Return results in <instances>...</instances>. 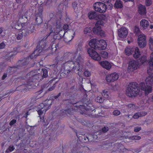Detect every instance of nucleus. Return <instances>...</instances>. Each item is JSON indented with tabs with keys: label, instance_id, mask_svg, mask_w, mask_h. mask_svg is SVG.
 <instances>
[{
	"label": "nucleus",
	"instance_id": "obj_1",
	"mask_svg": "<svg viewBox=\"0 0 153 153\" xmlns=\"http://www.w3.org/2000/svg\"><path fill=\"white\" fill-rule=\"evenodd\" d=\"M82 49V46L80 45H76L75 50L73 53H68V59L70 60L65 63V67L63 72L66 75H68L70 72V69H67L68 67H71V65H73L74 64L76 65L73 67V71L79 76L81 74V71L83 68V60L81 57V54Z\"/></svg>",
	"mask_w": 153,
	"mask_h": 153
},
{
	"label": "nucleus",
	"instance_id": "obj_2",
	"mask_svg": "<svg viewBox=\"0 0 153 153\" xmlns=\"http://www.w3.org/2000/svg\"><path fill=\"white\" fill-rule=\"evenodd\" d=\"M76 29L74 27H71L68 30L66 31L61 29L60 25H57L56 28L52 30L50 33V35L53 36L55 34L59 33L60 36H63L65 42H68L71 40L75 36Z\"/></svg>",
	"mask_w": 153,
	"mask_h": 153
},
{
	"label": "nucleus",
	"instance_id": "obj_3",
	"mask_svg": "<svg viewBox=\"0 0 153 153\" xmlns=\"http://www.w3.org/2000/svg\"><path fill=\"white\" fill-rule=\"evenodd\" d=\"M149 69V67L148 68L147 73L149 75L147 76L145 80V82L146 86L145 84L143 82L140 83V86L142 90L144 91L146 95H148L152 92V85L153 84V76L152 73L150 72Z\"/></svg>",
	"mask_w": 153,
	"mask_h": 153
},
{
	"label": "nucleus",
	"instance_id": "obj_4",
	"mask_svg": "<svg viewBox=\"0 0 153 153\" xmlns=\"http://www.w3.org/2000/svg\"><path fill=\"white\" fill-rule=\"evenodd\" d=\"M28 25V23L27 22L15 25V28L18 30L16 34L17 39H21L23 35H26L28 33L30 29L27 27Z\"/></svg>",
	"mask_w": 153,
	"mask_h": 153
},
{
	"label": "nucleus",
	"instance_id": "obj_5",
	"mask_svg": "<svg viewBox=\"0 0 153 153\" xmlns=\"http://www.w3.org/2000/svg\"><path fill=\"white\" fill-rule=\"evenodd\" d=\"M140 90L136 83L132 82L128 85L126 91V94L130 97H134L139 94Z\"/></svg>",
	"mask_w": 153,
	"mask_h": 153
},
{
	"label": "nucleus",
	"instance_id": "obj_6",
	"mask_svg": "<svg viewBox=\"0 0 153 153\" xmlns=\"http://www.w3.org/2000/svg\"><path fill=\"white\" fill-rule=\"evenodd\" d=\"M51 102L49 100H47L44 103L40 104L39 107V110L37 111L40 116L42 114H44L51 107Z\"/></svg>",
	"mask_w": 153,
	"mask_h": 153
},
{
	"label": "nucleus",
	"instance_id": "obj_7",
	"mask_svg": "<svg viewBox=\"0 0 153 153\" xmlns=\"http://www.w3.org/2000/svg\"><path fill=\"white\" fill-rule=\"evenodd\" d=\"M93 7L95 10L99 13H103L107 9L106 5L102 2H97L94 4Z\"/></svg>",
	"mask_w": 153,
	"mask_h": 153
},
{
	"label": "nucleus",
	"instance_id": "obj_8",
	"mask_svg": "<svg viewBox=\"0 0 153 153\" xmlns=\"http://www.w3.org/2000/svg\"><path fill=\"white\" fill-rule=\"evenodd\" d=\"M119 77L118 73L114 72L107 75L105 77V79L107 82L110 83L117 80Z\"/></svg>",
	"mask_w": 153,
	"mask_h": 153
},
{
	"label": "nucleus",
	"instance_id": "obj_9",
	"mask_svg": "<svg viewBox=\"0 0 153 153\" xmlns=\"http://www.w3.org/2000/svg\"><path fill=\"white\" fill-rule=\"evenodd\" d=\"M88 52L89 56L94 60L96 61H100L101 60V58L100 55L92 48H89Z\"/></svg>",
	"mask_w": 153,
	"mask_h": 153
},
{
	"label": "nucleus",
	"instance_id": "obj_10",
	"mask_svg": "<svg viewBox=\"0 0 153 153\" xmlns=\"http://www.w3.org/2000/svg\"><path fill=\"white\" fill-rule=\"evenodd\" d=\"M138 62L136 61L133 60L130 61L128 68V71L129 72H132L137 69L139 68Z\"/></svg>",
	"mask_w": 153,
	"mask_h": 153
},
{
	"label": "nucleus",
	"instance_id": "obj_11",
	"mask_svg": "<svg viewBox=\"0 0 153 153\" xmlns=\"http://www.w3.org/2000/svg\"><path fill=\"white\" fill-rule=\"evenodd\" d=\"M97 19V20H100L97 21L96 25L99 24L102 26L104 25L107 22L108 19V17L104 15H98Z\"/></svg>",
	"mask_w": 153,
	"mask_h": 153
},
{
	"label": "nucleus",
	"instance_id": "obj_12",
	"mask_svg": "<svg viewBox=\"0 0 153 153\" xmlns=\"http://www.w3.org/2000/svg\"><path fill=\"white\" fill-rule=\"evenodd\" d=\"M37 71L36 70L31 71L27 75V78H29V80L30 81H33V79H37L39 78V76H40L39 74H37Z\"/></svg>",
	"mask_w": 153,
	"mask_h": 153
},
{
	"label": "nucleus",
	"instance_id": "obj_13",
	"mask_svg": "<svg viewBox=\"0 0 153 153\" xmlns=\"http://www.w3.org/2000/svg\"><path fill=\"white\" fill-rule=\"evenodd\" d=\"M128 33L127 29L125 27H122L118 31L119 36L121 38H124L126 37Z\"/></svg>",
	"mask_w": 153,
	"mask_h": 153
},
{
	"label": "nucleus",
	"instance_id": "obj_14",
	"mask_svg": "<svg viewBox=\"0 0 153 153\" xmlns=\"http://www.w3.org/2000/svg\"><path fill=\"white\" fill-rule=\"evenodd\" d=\"M97 43H98L97 49L99 50H104L106 48V42L105 40L101 39L98 40Z\"/></svg>",
	"mask_w": 153,
	"mask_h": 153
},
{
	"label": "nucleus",
	"instance_id": "obj_15",
	"mask_svg": "<svg viewBox=\"0 0 153 153\" xmlns=\"http://www.w3.org/2000/svg\"><path fill=\"white\" fill-rule=\"evenodd\" d=\"M99 64L101 66L107 70L110 69L112 66L111 63L106 61L100 62Z\"/></svg>",
	"mask_w": 153,
	"mask_h": 153
},
{
	"label": "nucleus",
	"instance_id": "obj_16",
	"mask_svg": "<svg viewBox=\"0 0 153 153\" xmlns=\"http://www.w3.org/2000/svg\"><path fill=\"white\" fill-rule=\"evenodd\" d=\"M149 25V22L146 20L143 19L140 22V26L142 29L144 30L146 29Z\"/></svg>",
	"mask_w": 153,
	"mask_h": 153
},
{
	"label": "nucleus",
	"instance_id": "obj_17",
	"mask_svg": "<svg viewBox=\"0 0 153 153\" xmlns=\"http://www.w3.org/2000/svg\"><path fill=\"white\" fill-rule=\"evenodd\" d=\"M98 40L95 39H91L89 42V45L92 48L95 49L98 48Z\"/></svg>",
	"mask_w": 153,
	"mask_h": 153
},
{
	"label": "nucleus",
	"instance_id": "obj_18",
	"mask_svg": "<svg viewBox=\"0 0 153 153\" xmlns=\"http://www.w3.org/2000/svg\"><path fill=\"white\" fill-rule=\"evenodd\" d=\"M98 15L94 11H90L88 14V16L90 19H94L97 20Z\"/></svg>",
	"mask_w": 153,
	"mask_h": 153
},
{
	"label": "nucleus",
	"instance_id": "obj_19",
	"mask_svg": "<svg viewBox=\"0 0 153 153\" xmlns=\"http://www.w3.org/2000/svg\"><path fill=\"white\" fill-rule=\"evenodd\" d=\"M148 63L149 65V69L151 71L153 70V52L150 55Z\"/></svg>",
	"mask_w": 153,
	"mask_h": 153
},
{
	"label": "nucleus",
	"instance_id": "obj_20",
	"mask_svg": "<svg viewBox=\"0 0 153 153\" xmlns=\"http://www.w3.org/2000/svg\"><path fill=\"white\" fill-rule=\"evenodd\" d=\"M138 12L141 15H145L146 13V8L144 6L140 4L138 7Z\"/></svg>",
	"mask_w": 153,
	"mask_h": 153
},
{
	"label": "nucleus",
	"instance_id": "obj_21",
	"mask_svg": "<svg viewBox=\"0 0 153 153\" xmlns=\"http://www.w3.org/2000/svg\"><path fill=\"white\" fill-rule=\"evenodd\" d=\"M133 51V56L135 58H138L141 55L140 52L139 48L137 47H135Z\"/></svg>",
	"mask_w": 153,
	"mask_h": 153
},
{
	"label": "nucleus",
	"instance_id": "obj_22",
	"mask_svg": "<svg viewBox=\"0 0 153 153\" xmlns=\"http://www.w3.org/2000/svg\"><path fill=\"white\" fill-rule=\"evenodd\" d=\"M97 25L96 23L95 27L93 28V30L94 34L98 35L102 29L101 27L99 26L100 25L99 24H97Z\"/></svg>",
	"mask_w": 153,
	"mask_h": 153
},
{
	"label": "nucleus",
	"instance_id": "obj_23",
	"mask_svg": "<svg viewBox=\"0 0 153 153\" xmlns=\"http://www.w3.org/2000/svg\"><path fill=\"white\" fill-rule=\"evenodd\" d=\"M147 57L146 56H142L140 59V63L144 65H146L147 63Z\"/></svg>",
	"mask_w": 153,
	"mask_h": 153
},
{
	"label": "nucleus",
	"instance_id": "obj_24",
	"mask_svg": "<svg viewBox=\"0 0 153 153\" xmlns=\"http://www.w3.org/2000/svg\"><path fill=\"white\" fill-rule=\"evenodd\" d=\"M146 114V113L145 112L137 113L133 115V117L135 119H137L140 117L145 116Z\"/></svg>",
	"mask_w": 153,
	"mask_h": 153
},
{
	"label": "nucleus",
	"instance_id": "obj_25",
	"mask_svg": "<svg viewBox=\"0 0 153 153\" xmlns=\"http://www.w3.org/2000/svg\"><path fill=\"white\" fill-rule=\"evenodd\" d=\"M135 47L133 48H126L125 51V53L126 55H131L134 51V49Z\"/></svg>",
	"mask_w": 153,
	"mask_h": 153
},
{
	"label": "nucleus",
	"instance_id": "obj_26",
	"mask_svg": "<svg viewBox=\"0 0 153 153\" xmlns=\"http://www.w3.org/2000/svg\"><path fill=\"white\" fill-rule=\"evenodd\" d=\"M114 6L115 7L117 8H122L123 4L122 1L119 0H117L114 4Z\"/></svg>",
	"mask_w": 153,
	"mask_h": 153
},
{
	"label": "nucleus",
	"instance_id": "obj_27",
	"mask_svg": "<svg viewBox=\"0 0 153 153\" xmlns=\"http://www.w3.org/2000/svg\"><path fill=\"white\" fill-rule=\"evenodd\" d=\"M92 30L91 28L89 27H85L83 30L84 34L86 35H89L91 32Z\"/></svg>",
	"mask_w": 153,
	"mask_h": 153
},
{
	"label": "nucleus",
	"instance_id": "obj_28",
	"mask_svg": "<svg viewBox=\"0 0 153 153\" xmlns=\"http://www.w3.org/2000/svg\"><path fill=\"white\" fill-rule=\"evenodd\" d=\"M42 48H37L36 50L34 52V53L32 54L31 56H38L40 55V53L42 51L43 49H42Z\"/></svg>",
	"mask_w": 153,
	"mask_h": 153
},
{
	"label": "nucleus",
	"instance_id": "obj_29",
	"mask_svg": "<svg viewBox=\"0 0 153 153\" xmlns=\"http://www.w3.org/2000/svg\"><path fill=\"white\" fill-rule=\"evenodd\" d=\"M138 43L140 47L143 48L146 45V41H144L143 40V41H141V40L139 39V41L138 42Z\"/></svg>",
	"mask_w": 153,
	"mask_h": 153
},
{
	"label": "nucleus",
	"instance_id": "obj_30",
	"mask_svg": "<svg viewBox=\"0 0 153 153\" xmlns=\"http://www.w3.org/2000/svg\"><path fill=\"white\" fill-rule=\"evenodd\" d=\"M149 45L150 49L153 51V37L150 38L149 40Z\"/></svg>",
	"mask_w": 153,
	"mask_h": 153
},
{
	"label": "nucleus",
	"instance_id": "obj_31",
	"mask_svg": "<svg viewBox=\"0 0 153 153\" xmlns=\"http://www.w3.org/2000/svg\"><path fill=\"white\" fill-rule=\"evenodd\" d=\"M109 93L107 90H105L102 91V96L105 98H108L109 97Z\"/></svg>",
	"mask_w": 153,
	"mask_h": 153
},
{
	"label": "nucleus",
	"instance_id": "obj_32",
	"mask_svg": "<svg viewBox=\"0 0 153 153\" xmlns=\"http://www.w3.org/2000/svg\"><path fill=\"white\" fill-rule=\"evenodd\" d=\"M100 54L102 57L106 59L108 58V53L105 51H102L100 52Z\"/></svg>",
	"mask_w": 153,
	"mask_h": 153
},
{
	"label": "nucleus",
	"instance_id": "obj_33",
	"mask_svg": "<svg viewBox=\"0 0 153 153\" xmlns=\"http://www.w3.org/2000/svg\"><path fill=\"white\" fill-rule=\"evenodd\" d=\"M139 39L143 41V40L144 41H146L145 35L143 34L139 35L138 38V42L139 41Z\"/></svg>",
	"mask_w": 153,
	"mask_h": 153
},
{
	"label": "nucleus",
	"instance_id": "obj_34",
	"mask_svg": "<svg viewBox=\"0 0 153 153\" xmlns=\"http://www.w3.org/2000/svg\"><path fill=\"white\" fill-rule=\"evenodd\" d=\"M42 73H43L42 77L45 78L48 76V72L46 69H43L42 70Z\"/></svg>",
	"mask_w": 153,
	"mask_h": 153
},
{
	"label": "nucleus",
	"instance_id": "obj_35",
	"mask_svg": "<svg viewBox=\"0 0 153 153\" xmlns=\"http://www.w3.org/2000/svg\"><path fill=\"white\" fill-rule=\"evenodd\" d=\"M103 100V99L101 97H98L96 99V102L100 103L102 102Z\"/></svg>",
	"mask_w": 153,
	"mask_h": 153
},
{
	"label": "nucleus",
	"instance_id": "obj_36",
	"mask_svg": "<svg viewBox=\"0 0 153 153\" xmlns=\"http://www.w3.org/2000/svg\"><path fill=\"white\" fill-rule=\"evenodd\" d=\"M36 21L38 24H40L42 23V19L40 16H39L36 18Z\"/></svg>",
	"mask_w": 153,
	"mask_h": 153
},
{
	"label": "nucleus",
	"instance_id": "obj_37",
	"mask_svg": "<svg viewBox=\"0 0 153 153\" xmlns=\"http://www.w3.org/2000/svg\"><path fill=\"white\" fill-rule=\"evenodd\" d=\"M14 149V148L13 147V146H11L9 147L8 149L6 150V152H9L13 151Z\"/></svg>",
	"mask_w": 153,
	"mask_h": 153
},
{
	"label": "nucleus",
	"instance_id": "obj_38",
	"mask_svg": "<svg viewBox=\"0 0 153 153\" xmlns=\"http://www.w3.org/2000/svg\"><path fill=\"white\" fill-rule=\"evenodd\" d=\"M84 74L85 76L87 77L90 76L91 75L90 72L88 71H85L84 72Z\"/></svg>",
	"mask_w": 153,
	"mask_h": 153
},
{
	"label": "nucleus",
	"instance_id": "obj_39",
	"mask_svg": "<svg viewBox=\"0 0 153 153\" xmlns=\"http://www.w3.org/2000/svg\"><path fill=\"white\" fill-rule=\"evenodd\" d=\"M120 112L118 110H114L113 112V114L114 116H118L120 114Z\"/></svg>",
	"mask_w": 153,
	"mask_h": 153
},
{
	"label": "nucleus",
	"instance_id": "obj_40",
	"mask_svg": "<svg viewBox=\"0 0 153 153\" xmlns=\"http://www.w3.org/2000/svg\"><path fill=\"white\" fill-rule=\"evenodd\" d=\"M152 4L151 0H146L145 4L147 6H149Z\"/></svg>",
	"mask_w": 153,
	"mask_h": 153
},
{
	"label": "nucleus",
	"instance_id": "obj_41",
	"mask_svg": "<svg viewBox=\"0 0 153 153\" xmlns=\"http://www.w3.org/2000/svg\"><path fill=\"white\" fill-rule=\"evenodd\" d=\"M98 35H100L102 37H104L105 35V32L104 31L102 30V29L101 30V31L100 32Z\"/></svg>",
	"mask_w": 153,
	"mask_h": 153
},
{
	"label": "nucleus",
	"instance_id": "obj_42",
	"mask_svg": "<svg viewBox=\"0 0 153 153\" xmlns=\"http://www.w3.org/2000/svg\"><path fill=\"white\" fill-rule=\"evenodd\" d=\"M127 107L131 109H133L135 107V106L131 104H129L128 105Z\"/></svg>",
	"mask_w": 153,
	"mask_h": 153
},
{
	"label": "nucleus",
	"instance_id": "obj_43",
	"mask_svg": "<svg viewBox=\"0 0 153 153\" xmlns=\"http://www.w3.org/2000/svg\"><path fill=\"white\" fill-rule=\"evenodd\" d=\"M134 31L135 33L136 34L138 33L140 31V29L138 27L135 26L134 27Z\"/></svg>",
	"mask_w": 153,
	"mask_h": 153
},
{
	"label": "nucleus",
	"instance_id": "obj_44",
	"mask_svg": "<svg viewBox=\"0 0 153 153\" xmlns=\"http://www.w3.org/2000/svg\"><path fill=\"white\" fill-rule=\"evenodd\" d=\"M115 147L116 148H118V149H119V148H120V150H121L123 148V146H121V145H120V144H116L115 145Z\"/></svg>",
	"mask_w": 153,
	"mask_h": 153
},
{
	"label": "nucleus",
	"instance_id": "obj_45",
	"mask_svg": "<svg viewBox=\"0 0 153 153\" xmlns=\"http://www.w3.org/2000/svg\"><path fill=\"white\" fill-rule=\"evenodd\" d=\"M118 88V86L117 85L113 86L111 88V90L114 91L116 90Z\"/></svg>",
	"mask_w": 153,
	"mask_h": 153
},
{
	"label": "nucleus",
	"instance_id": "obj_46",
	"mask_svg": "<svg viewBox=\"0 0 153 153\" xmlns=\"http://www.w3.org/2000/svg\"><path fill=\"white\" fill-rule=\"evenodd\" d=\"M5 46V45L4 42H2L0 44V49L4 48Z\"/></svg>",
	"mask_w": 153,
	"mask_h": 153
},
{
	"label": "nucleus",
	"instance_id": "obj_47",
	"mask_svg": "<svg viewBox=\"0 0 153 153\" xmlns=\"http://www.w3.org/2000/svg\"><path fill=\"white\" fill-rule=\"evenodd\" d=\"M140 137L138 136H135L132 137V139L135 140H139L140 139Z\"/></svg>",
	"mask_w": 153,
	"mask_h": 153
},
{
	"label": "nucleus",
	"instance_id": "obj_48",
	"mask_svg": "<svg viewBox=\"0 0 153 153\" xmlns=\"http://www.w3.org/2000/svg\"><path fill=\"white\" fill-rule=\"evenodd\" d=\"M16 120L13 119L11 120L9 124L10 126L13 125L16 122Z\"/></svg>",
	"mask_w": 153,
	"mask_h": 153
},
{
	"label": "nucleus",
	"instance_id": "obj_49",
	"mask_svg": "<svg viewBox=\"0 0 153 153\" xmlns=\"http://www.w3.org/2000/svg\"><path fill=\"white\" fill-rule=\"evenodd\" d=\"M68 28H69V27L68 25H65L63 26V29L65 30H67Z\"/></svg>",
	"mask_w": 153,
	"mask_h": 153
},
{
	"label": "nucleus",
	"instance_id": "obj_50",
	"mask_svg": "<svg viewBox=\"0 0 153 153\" xmlns=\"http://www.w3.org/2000/svg\"><path fill=\"white\" fill-rule=\"evenodd\" d=\"M108 130V128L107 127H104L102 129V131L104 132H106Z\"/></svg>",
	"mask_w": 153,
	"mask_h": 153
},
{
	"label": "nucleus",
	"instance_id": "obj_51",
	"mask_svg": "<svg viewBox=\"0 0 153 153\" xmlns=\"http://www.w3.org/2000/svg\"><path fill=\"white\" fill-rule=\"evenodd\" d=\"M141 129L140 127H137L134 128V131L136 132H137L140 131Z\"/></svg>",
	"mask_w": 153,
	"mask_h": 153
},
{
	"label": "nucleus",
	"instance_id": "obj_52",
	"mask_svg": "<svg viewBox=\"0 0 153 153\" xmlns=\"http://www.w3.org/2000/svg\"><path fill=\"white\" fill-rule=\"evenodd\" d=\"M55 86H56L55 84L53 85V86H51V87L50 88L48 89L49 91H51L53 90V89H54Z\"/></svg>",
	"mask_w": 153,
	"mask_h": 153
},
{
	"label": "nucleus",
	"instance_id": "obj_53",
	"mask_svg": "<svg viewBox=\"0 0 153 153\" xmlns=\"http://www.w3.org/2000/svg\"><path fill=\"white\" fill-rule=\"evenodd\" d=\"M77 6V4L75 2H74L73 3V6L74 8H75Z\"/></svg>",
	"mask_w": 153,
	"mask_h": 153
},
{
	"label": "nucleus",
	"instance_id": "obj_54",
	"mask_svg": "<svg viewBox=\"0 0 153 153\" xmlns=\"http://www.w3.org/2000/svg\"><path fill=\"white\" fill-rule=\"evenodd\" d=\"M103 1V2H104L105 3H110L111 0H104Z\"/></svg>",
	"mask_w": 153,
	"mask_h": 153
},
{
	"label": "nucleus",
	"instance_id": "obj_55",
	"mask_svg": "<svg viewBox=\"0 0 153 153\" xmlns=\"http://www.w3.org/2000/svg\"><path fill=\"white\" fill-rule=\"evenodd\" d=\"M7 76V74H4L2 77V79H4Z\"/></svg>",
	"mask_w": 153,
	"mask_h": 153
},
{
	"label": "nucleus",
	"instance_id": "obj_56",
	"mask_svg": "<svg viewBox=\"0 0 153 153\" xmlns=\"http://www.w3.org/2000/svg\"><path fill=\"white\" fill-rule=\"evenodd\" d=\"M108 6L110 7V9H111L113 7V5L112 4H109Z\"/></svg>",
	"mask_w": 153,
	"mask_h": 153
},
{
	"label": "nucleus",
	"instance_id": "obj_57",
	"mask_svg": "<svg viewBox=\"0 0 153 153\" xmlns=\"http://www.w3.org/2000/svg\"><path fill=\"white\" fill-rule=\"evenodd\" d=\"M123 0L125 2L133 1H134V0Z\"/></svg>",
	"mask_w": 153,
	"mask_h": 153
},
{
	"label": "nucleus",
	"instance_id": "obj_58",
	"mask_svg": "<svg viewBox=\"0 0 153 153\" xmlns=\"http://www.w3.org/2000/svg\"><path fill=\"white\" fill-rule=\"evenodd\" d=\"M3 31V28H0V34Z\"/></svg>",
	"mask_w": 153,
	"mask_h": 153
},
{
	"label": "nucleus",
	"instance_id": "obj_59",
	"mask_svg": "<svg viewBox=\"0 0 153 153\" xmlns=\"http://www.w3.org/2000/svg\"><path fill=\"white\" fill-rule=\"evenodd\" d=\"M150 28L151 29H152L153 28V25H151L149 26Z\"/></svg>",
	"mask_w": 153,
	"mask_h": 153
},
{
	"label": "nucleus",
	"instance_id": "obj_60",
	"mask_svg": "<svg viewBox=\"0 0 153 153\" xmlns=\"http://www.w3.org/2000/svg\"><path fill=\"white\" fill-rule=\"evenodd\" d=\"M24 18H25V19L27 20V17H26L25 16H22V19H24Z\"/></svg>",
	"mask_w": 153,
	"mask_h": 153
},
{
	"label": "nucleus",
	"instance_id": "obj_61",
	"mask_svg": "<svg viewBox=\"0 0 153 153\" xmlns=\"http://www.w3.org/2000/svg\"><path fill=\"white\" fill-rule=\"evenodd\" d=\"M16 2L18 3H20V1L19 0H16Z\"/></svg>",
	"mask_w": 153,
	"mask_h": 153
},
{
	"label": "nucleus",
	"instance_id": "obj_62",
	"mask_svg": "<svg viewBox=\"0 0 153 153\" xmlns=\"http://www.w3.org/2000/svg\"><path fill=\"white\" fill-rule=\"evenodd\" d=\"M128 43H130L131 42L130 41H128Z\"/></svg>",
	"mask_w": 153,
	"mask_h": 153
},
{
	"label": "nucleus",
	"instance_id": "obj_63",
	"mask_svg": "<svg viewBox=\"0 0 153 153\" xmlns=\"http://www.w3.org/2000/svg\"><path fill=\"white\" fill-rule=\"evenodd\" d=\"M130 116H131V115H128V118H130Z\"/></svg>",
	"mask_w": 153,
	"mask_h": 153
},
{
	"label": "nucleus",
	"instance_id": "obj_64",
	"mask_svg": "<svg viewBox=\"0 0 153 153\" xmlns=\"http://www.w3.org/2000/svg\"><path fill=\"white\" fill-rule=\"evenodd\" d=\"M58 97H57V96H55V98H58Z\"/></svg>",
	"mask_w": 153,
	"mask_h": 153
}]
</instances>
